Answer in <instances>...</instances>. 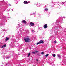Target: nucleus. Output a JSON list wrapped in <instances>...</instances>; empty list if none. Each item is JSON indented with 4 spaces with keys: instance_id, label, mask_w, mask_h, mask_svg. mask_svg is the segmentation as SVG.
<instances>
[{
    "instance_id": "8",
    "label": "nucleus",
    "mask_w": 66,
    "mask_h": 66,
    "mask_svg": "<svg viewBox=\"0 0 66 66\" xmlns=\"http://www.w3.org/2000/svg\"><path fill=\"white\" fill-rule=\"evenodd\" d=\"M52 56H53V57H55V56H56L55 54H52Z\"/></svg>"
},
{
    "instance_id": "25",
    "label": "nucleus",
    "mask_w": 66,
    "mask_h": 66,
    "mask_svg": "<svg viewBox=\"0 0 66 66\" xmlns=\"http://www.w3.org/2000/svg\"><path fill=\"white\" fill-rule=\"evenodd\" d=\"M36 61H38V59H37L36 60Z\"/></svg>"
},
{
    "instance_id": "26",
    "label": "nucleus",
    "mask_w": 66,
    "mask_h": 66,
    "mask_svg": "<svg viewBox=\"0 0 66 66\" xmlns=\"http://www.w3.org/2000/svg\"><path fill=\"white\" fill-rule=\"evenodd\" d=\"M9 66H11V65H9Z\"/></svg>"
},
{
    "instance_id": "5",
    "label": "nucleus",
    "mask_w": 66,
    "mask_h": 66,
    "mask_svg": "<svg viewBox=\"0 0 66 66\" xmlns=\"http://www.w3.org/2000/svg\"><path fill=\"white\" fill-rule=\"evenodd\" d=\"M39 43L40 44H43L44 43V41L40 40V41H39Z\"/></svg>"
},
{
    "instance_id": "21",
    "label": "nucleus",
    "mask_w": 66,
    "mask_h": 66,
    "mask_svg": "<svg viewBox=\"0 0 66 66\" xmlns=\"http://www.w3.org/2000/svg\"><path fill=\"white\" fill-rule=\"evenodd\" d=\"M7 58V59H9V58H10V57H8Z\"/></svg>"
},
{
    "instance_id": "22",
    "label": "nucleus",
    "mask_w": 66,
    "mask_h": 66,
    "mask_svg": "<svg viewBox=\"0 0 66 66\" xmlns=\"http://www.w3.org/2000/svg\"><path fill=\"white\" fill-rule=\"evenodd\" d=\"M3 47H4L3 46L2 47V48H3Z\"/></svg>"
},
{
    "instance_id": "20",
    "label": "nucleus",
    "mask_w": 66,
    "mask_h": 66,
    "mask_svg": "<svg viewBox=\"0 0 66 66\" xmlns=\"http://www.w3.org/2000/svg\"><path fill=\"white\" fill-rule=\"evenodd\" d=\"M30 3V2H27V4L28 3Z\"/></svg>"
},
{
    "instance_id": "1",
    "label": "nucleus",
    "mask_w": 66,
    "mask_h": 66,
    "mask_svg": "<svg viewBox=\"0 0 66 66\" xmlns=\"http://www.w3.org/2000/svg\"><path fill=\"white\" fill-rule=\"evenodd\" d=\"M24 40L26 43H27V42H30V38L28 37H27V38H24Z\"/></svg>"
},
{
    "instance_id": "12",
    "label": "nucleus",
    "mask_w": 66,
    "mask_h": 66,
    "mask_svg": "<svg viewBox=\"0 0 66 66\" xmlns=\"http://www.w3.org/2000/svg\"><path fill=\"white\" fill-rule=\"evenodd\" d=\"M41 54L43 55V54H44V53L43 52H42L41 53Z\"/></svg>"
},
{
    "instance_id": "7",
    "label": "nucleus",
    "mask_w": 66,
    "mask_h": 66,
    "mask_svg": "<svg viewBox=\"0 0 66 66\" xmlns=\"http://www.w3.org/2000/svg\"><path fill=\"white\" fill-rule=\"evenodd\" d=\"M9 39V38H7V37H6V38L5 41H7Z\"/></svg>"
},
{
    "instance_id": "16",
    "label": "nucleus",
    "mask_w": 66,
    "mask_h": 66,
    "mask_svg": "<svg viewBox=\"0 0 66 66\" xmlns=\"http://www.w3.org/2000/svg\"><path fill=\"white\" fill-rule=\"evenodd\" d=\"M35 51L36 52V53L38 52V51H36V50H35Z\"/></svg>"
},
{
    "instance_id": "19",
    "label": "nucleus",
    "mask_w": 66,
    "mask_h": 66,
    "mask_svg": "<svg viewBox=\"0 0 66 66\" xmlns=\"http://www.w3.org/2000/svg\"><path fill=\"white\" fill-rule=\"evenodd\" d=\"M57 56H58L59 57H60V55H57Z\"/></svg>"
},
{
    "instance_id": "14",
    "label": "nucleus",
    "mask_w": 66,
    "mask_h": 66,
    "mask_svg": "<svg viewBox=\"0 0 66 66\" xmlns=\"http://www.w3.org/2000/svg\"><path fill=\"white\" fill-rule=\"evenodd\" d=\"M45 11H48V9L47 8L45 9Z\"/></svg>"
},
{
    "instance_id": "4",
    "label": "nucleus",
    "mask_w": 66,
    "mask_h": 66,
    "mask_svg": "<svg viewBox=\"0 0 66 66\" xmlns=\"http://www.w3.org/2000/svg\"><path fill=\"white\" fill-rule=\"evenodd\" d=\"M34 24L32 22L30 23V25H31V26H33Z\"/></svg>"
},
{
    "instance_id": "11",
    "label": "nucleus",
    "mask_w": 66,
    "mask_h": 66,
    "mask_svg": "<svg viewBox=\"0 0 66 66\" xmlns=\"http://www.w3.org/2000/svg\"><path fill=\"white\" fill-rule=\"evenodd\" d=\"M57 42L56 40H55L54 41V44H56Z\"/></svg>"
},
{
    "instance_id": "9",
    "label": "nucleus",
    "mask_w": 66,
    "mask_h": 66,
    "mask_svg": "<svg viewBox=\"0 0 66 66\" xmlns=\"http://www.w3.org/2000/svg\"><path fill=\"white\" fill-rule=\"evenodd\" d=\"M30 55H31V53L30 52L28 54V57H29V56H30Z\"/></svg>"
},
{
    "instance_id": "13",
    "label": "nucleus",
    "mask_w": 66,
    "mask_h": 66,
    "mask_svg": "<svg viewBox=\"0 0 66 66\" xmlns=\"http://www.w3.org/2000/svg\"><path fill=\"white\" fill-rule=\"evenodd\" d=\"M3 46L4 47H5L6 46V44H5L3 45Z\"/></svg>"
},
{
    "instance_id": "3",
    "label": "nucleus",
    "mask_w": 66,
    "mask_h": 66,
    "mask_svg": "<svg viewBox=\"0 0 66 66\" xmlns=\"http://www.w3.org/2000/svg\"><path fill=\"white\" fill-rule=\"evenodd\" d=\"M44 28H48V25L47 24H45L44 25Z\"/></svg>"
},
{
    "instance_id": "17",
    "label": "nucleus",
    "mask_w": 66,
    "mask_h": 66,
    "mask_svg": "<svg viewBox=\"0 0 66 66\" xmlns=\"http://www.w3.org/2000/svg\"><path fill=\"white\" fill-rule=\"evenodd\" d=\"M37 55L38 56H40V54L39 53Z\"/></svg>"
},
{
    "instance_id": "27",
    "label": "nucleus",
    "mask_w": 66,
    "mask_h": 66,
    "mask_svg": "<svg viewBox=\"0 0 66 66\" xmlns=\"http://www.w3.org/2000/svg\"><path fill=\"white\" fill-rule=\"evenodd\" d=\"M34 31V30H32V32H33Z\"/></svg>"
},
{
    "instance_id": "2",
    "label": "nucleus",
    "mask_w": 66,
    "mask_h": 66,
    "mask_svg": "<svg viewBox=\"0 0 66 66\" xmlns=\"http://www.w3.org/2000/svg\"><path fill=\"white\" fill-rule=\"evenodd\" d=\"M22 23H23L24 24H27V21L25 20H23L22 21Z\"/></svg>"
},
{
    "instance_id": "23",
    "label": "nucleus",
    "mask_w": 66,
    "mask_h": 66,
    "mask_svg": "<svg viewBox=\"0 0 66 66\" xmlns=\"http://www.w3.org/2000/svg\"><path fill=\"white\" fill-rule=\"evenodd\" d=\"M33 14H34V15H35V13H33Z\"/></svg>"
},
{
    "instance_id": "18",
    "label": "nucleus",
    "mask_w": 66,
    "mask_h": 66,
    "mask_svg": "<svg viewBox=\"0 0 66 66\" xmlns=\"http://www.w3.org/2000/svg\"><path fill=\"white\" fill-rule=\"evenodd\" d=\"M32 53H33V54H35L36 53H35V52H32Z\"/></svg>"
},
{
    "instance_id": "10",
    "label": "nucleus",
    "mask_w": 66,
    "mask_h": 66,
    "mask_svg": "<svg viewBox=\"0 0 66 66\" xmlns=\"http://www.w3.org/2000/svg\"><path fill=\"white\" fill-rule=\"evenodd\" d=\"M49 56V54H47L45 55V56L46 57H47V56Z\"/></svg>"
},
{
    "instance_id": "6",
    "label": "nucleus",
    "mask_w": 66,
    "mask_h": 66,
    "mask_svg": "<svg viewBox=\"0 0 66 66\" xmlns=\"http://www.w3.org/2000/svg\"><path fill=\"white\" fill-rule=\"evenodd\" d=\"M23 3L24 4H28L27 1H24Z\"/></svg>"
},
{
    "instance_id": "24",
    "label": "nucleus",
    "mask_w": 66,
    "mask_h": 66,
    "mask_svg": "<svg viewBox=\"0 0 66 66\" xmlns=\"http://www.w3.org/2000/svg\"><path fill=\"white\" fill-rule=\"evenodd\" d=\"M9 5H10V6H11V4H9Z\"/></svg>"
},
{
    "instance_id": "15",
    "label": "nucleus",
    "mask_w": 66,
    "mask_h": 66,
    "mask_svg": "<svg viewBox=\"0 0 66 66\" xmlns=\"http://www.w3.org/2000/svg\"><path fill=\"white\" fill-rule=\"evenodd\" d=\"M40 44V43H39V42L37 43L36 45H38V44Z\"/></svg>"
}]
</instances>
